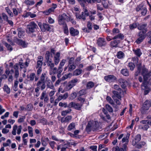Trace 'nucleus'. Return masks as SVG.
<instances>
[{"instance_id": "obj_38", "label": "nucleus", "mask_w": 151, "mask_h": 151, "mask_svg": "<svg viewBox=\"0 0 151 151\" xmlns=\"http://www.w3.org/2000/svg\"><path fill=\"white\" fill-rule=\"evenodd\" d=\"M71 111L72 110L71 109H69L67 110L63 111L61 112V114L63 116H65L68 114L70 113Z\"/></svg>"}, {"instance_id": "obj_37", "label": "nucleus", "mask_w": 151, "mask_h": 151, "mask_svg": "<svg viewBox=\"0 0 151 151\" xmlns=\"http://www.w3.org/2000/svg\"><path fill=\"white\" fill-rule=\"evenodd\" d=\"M24 3L28 5L31 6L35 4V1L33 0H25Z\"/></svg>"}, {"instance_id": "obj_14", "label": "nucleus", "mask_w": 151, "mask_h": 151, "mask_svg": "<svg viewBox=\"0 0 151 151\" xmlns=\"http://www.w3.org/2000/svg\"><path fill=\"white\" fill-rule=\"evenodd\" d=\"M42 28H41L42 31L45 32L46 30L50 32L52 30V29L51 27V26L47 24L44 23L42 25Z\"/></svg>"}, {"instance_id": "obj_42", "label": "nucleus", "mask_w": 151, "mask_h": 151, "mask_svg": "<svg viewBox=\"0 0 151 151\" xmlns=\"http://www.w3.org/2000/svg\"><path fill=\"white\" fill-rule=\"evenodd\" d=\"M13 15L14 14L15 16H17L18 15V13H20L21 10L19 9H17L16 8H13L12 9Z\"/></svg>"}, {"instance_id": "obj_21", "label": "nucleus", "mask_w": 151, "mask_h": 151, "mask_svg": "<svg viewBox=\"0 0 151 151\" xmlns=\"http://www.w3.org/2000/svg\"><path fill=\"white\" fill-rule=\"evenodd\" d=\"M36 15L33 13H32L30 12H25L22 15V16L23 17H30L31 18H35L36 17Z\"/></svg>"}, {"instance_id": "obj_15", "label": "nucleus", "mask_w": 151, "mask_h": 151, "mask_svg": "<svg viewBox=\"0 0 151 151\" xmlns=\"http://www.w3.org/2000/svg\"><path fill=\"white\" fill-rule=\"evenodd\" d=\"M118 82L122 88H124L128 85V83L126 80L122 78L119 79L118 80Z\"/></svg>"}, {"instance_id": "obj_28", "label": "nucleus", "mask_w": 151, "mask_h": 151, "mask_svg": "<svg viewBox=\"0 0 151 151\" xmlns=\"http://www.w3.org/2000/svg\"><path fill=\"white\" fill-rule=\"evenodd\" d=\"M82 104H80L78 103L74 102L73 108L77 110H81Z\"/></svg>"}, {"instance_id": "obj_10", "label": "nucleus", "mask_w": 151, "mask_h": 151, "mask_svg": "<svg viewBox=\"0 0 151 151\" xmlns=\"http://www.w3.org/2000/svg\"><path fill=\"white\" fill-rule=\"evenodd\" d=\"M97 44L99 46L102 47L105 46L106 43L104 38L99 37L97 40Z\"/></svg>"}, {"instance_id": "obj_59", "label": "nucleus", "mask_w": 151, "mask_h": 151, "mask_svg": "<svg viewBox=\"0 0 151 151\" xmlns=\"http://www.w3.org/2000/svg\"><path fill=\"white\" fill-rule=\"evenodd\" d=\"M130 136L129 134H127L126 137H124L122 139V141L124 142H128Z\"/></svg>"}, {"instance_id": "obj_17", "label": "nucleus", "mask_w": 151, "mask_h": 151, "mask_svg": "<svg viewBox=\"0 0 151 151\" xmlns=\"http://www.w3.org/2000/svg\"><path fill=\"white\" fill-rule=\"evenodd\" d=\"M36 86L39 87L41 90L45 89L46 87L45 82L38 81L37 83Z\"/></svg>"}, {"instance_id": "obj_53", "label": "nucleus", "mask_w": 151, "mask_h": 151, "mask_svg": "<svg viewBox=\"0 0 151 151\" xmlns=\"http://www.w3.org/2000/svg\"><path fill=\"white\" fill-rule=\"evenodd\" d=\"M134 64V62L133 63L130 62L129 63L128 66L131 70H133L134 68L135 67Z\"/></svg>"}, {"instance_id": "obj_29", "label": "nucleus", "mask_w": 151, "mask_h": 151, "mask_svg": "<svg viewBox=\"0 0 151 151\" xmlns=\"http://www.w3.org/2000/svg\"><path fill=\"white\" fill-rule=\"evenodd\" d=\"M68 17H69L66 14L63 13L61 15H60L58 18L64 20L67 22Z\"/></svg>"}, {"instance_id": "obj_8", "label": "nucleus", "mask_w": 151, "mask_h": 151, "mask_svg": "<svg viewBox=\"0 0 151 151\" xmlns=\"http://www.w3.org/2000/svg\"><path fill=\"white\" fill-rule=\"evenodd\" d=\"M13 130L12 132V134L16 135V130H17V134H20L21 132L22 127L21 125L18 126L16 125H14L13 127Z\"/></svg>"}, {"instance_id": "obj_3", "label": "nucleus", "mask_w": 151, "mask_h": 151, "mask_svg": "<svg viewBox=\"0 0 151 151\" xmlns=\"http://www.w3.org/2000/svg\"><path fill=\"white\" fill-rule=\"evenodd\" d=\"M55 63L52 62V59H50V61L47 62V65L49 68V74L52 75L56 73L57 68L54 67Z\"/></svg>"}, {"instance_id": "obj_39", "label": "nucleus", "mask_w": 151, "mask_h": 151, "mask_svg": "<svg viewBox=\"0 0 151 151\" xmlns=\"http://www.w3.org/2000/svg\"><path fill=\"white\" fill-rule=\"evenodd\" d=\"M119 42V40H114L111 42V45L113 47H116Z\"/></svg>"}, {"instance_id": "obj_54", "label": "nucleus", "mask_w": 151, "mask_h": 151, "mask_svg": "<svg viewBox=\"0 0 151 151\" xmlns=\"http://www.w3.org/2000/svg\"><path fill=\"white\" fill-rule=\"evenodd\" d=\"M106 109L110 112H112L113 111V109L112 107L109 104H106L105 106Z\"/></svg>"}, {"instance_id": "obj_63", "label": "nucleus", "mask_w": 151, "mask_h": 151, "mask_svg": "<svg viewBox=\"0 0 151 151\" xmlns=\"http://www.w3.org/2000/svg\"><path fill=\"white\" fill-rule=\"evenodd\" d=\"M141 123L145 124L147 123L148 124L151 125V119L149 120H144L141 121Z\"/></svg>"}, {"instance_id": "obj_26", "label": "nucleus", "mask_w": 151, "mask_h": 151, "mask_svg": "<svg viewBox=\"0 0 151 151\" xmlns=\"http://www.w3.org/2000/svg\"><path fill=\"white\" fill-rule=\"evenodd\" d=\"M133 50L134 54L138 57H140L142 54L140 49L139 48H137L136 49H134Z\"/></svg>"}, {"instance_id": "obj_40", "label": "nucleus", "mask_w": 151, "mask_h": 151, "mask_svg": "<svg viewBox=\"0 0 151 151\" xmlns=\"http://www.w3.org/2000/svg\"><path fill=\"white\" fill-rule=\"evenodd\" d=\"M106 99L108 102L111 104L112 105H114V102L110 96H107L106 98Z\"/></svg>"}, {"instance_id": "obj_51", "label": "nucleus", "mask_w": 151, "mask_h": 151, "mask_svg": "<svg viewBox=\"0 0 151 151\" xmlns=\"http://www.w3.org/2000/svg\"><path fill=\"white\" fill-rule=\"evenodd\" d=\"M147 8L146 7H144L142 10L141 14L142 15L145 16L147 14Z\"/></svg>"}, {"instance_id": "obj_46", "label": "nucleus", "mask_w": 151, "mask_h": 151, "mask_svg": "<svg viewBox=\"0 0 151 151\" xmlns=\"http://www.w3.org/2000/svg\"><path fill=\"white\" fill-rule=\"evenodd\" d=\"M96 66L94 64H92L91 65L88 66L86 68L87 70L90 71L96 68Z\"/></svg>"}, {"instance_id": "obj_47", "label": "nucleus", "mask_w": 151, "mask_h": 151, "mask_svg": "<svg viewBox=\"0 0 151 151\" xmlns=\"http://www.w3.org/2000/svg\"><path fill=\"white\" fill-rule=\"evenodd\" d=\"M5 10L6 12L8 13L10 17H13V14L8 7H6Z\"/></svg>"}, {"instance_id": "obj_60", "label": "nucleus", "mask_w": 151, "mask_h": 151, "mask_svg": "<svg viewBox=\"0 0 151 151\" xmlns=\"http://www.w3.org/2000/svg\"><path fill=\"white\" fill-rule=\"evenodd\" d=\"M141 136L139 134H137L134 138V140L136 142H139L141 139Z\"/></svg>"}, {"instance_id": "obj_6", "label": "nucleus", "mask_w": 151, "mask_h": 151, "mask_svg": "<svg viewBox=\"0 0 151 151\" xmlns=\"http://www.w3.org/2000/svg\"><path fill=\"white\" fill-rule=\"evenodd\" d=\"M112 93L113 95L112 96V97L113 99H120V98H122V97L124 95V92L123 91H112Z\"/></svg>"}, {"instance_id": "obj_16", "label": "nucleus", "mask_w": 151, "mask_h": 151, "mask_svg": "<svg viewBox=\"0 0 151 151\" xmlns=\"http://www.w3.org/2000/svg\"><path fill=\"white\" fill-rule=\"evenodd\" d=\"M47 88H50L52 90H54V87L53 82L49 79L46 82Z\"/></svg>"}, {"instance_id": "obj_58", "label": "nucleus", "mask_w": 151, "mask_h": 151, "mask_svg": "<svg viewBox=\"0 0 151 151\" xmlns=\"http://www.w3.org/2000/svg\"><path fill=\"white\" fill-rule=\"evenodd\" d=\"M85 1H87L88 3H91L92 2L95 3L96 2L99 3L101 2V0H86Z\"/></svg>"}, {"instance_id": "obj_64", "label": "nucleus", "mask_w": 151, "mask_h": 151, "mask_svg": "<svg viewBox=\"0 0 151 151\" xmlns=\"http://www.w3.org/2000/svg\"><path fill=\"white\" fill-rule=\"evenodd\" d=\"M140 128L142 129L143 130H146L149 128L148 125H145L144 126L140 125Z\"/></svg>"}, {"instance_id": "obj_5", "label": "nucleus", "mask_w": 151, "mask_h": 151, "mask_svg": "<svg viewBox=\"0 0 151 151\" xmlns=\"http://www.w3.org/2000/svg\"><path fill=\"white\" fill-rule=\"evenodd\" d=\"M147 73V70L146 69L144 68L142 69V74L143 76L144 81L141 86L142 88L143 87L145 88H147V77L146 75Z\"/></svg>"}, {"instance_id": "obj_44", "label": "nucleus", "mask_w": 151, "mask_h": 151, "mask_svg": "<svg viewBox=\"0 0 151 151\" xmlns=\"http://www.w3.org/2000/svg\"><path fill=\"white\" fill-rule=\"evenodd\" d=\"M78 80L77 78H75L73 80H72L69 82L74 87L75 86L77 83L78 82Z\"/></svg>"}, {"instance_id": "obj_32", "label": "nucleus", "mask_w": 151, "mask_h": 151, "mask_svg": "<svg viewBox=\"0 0 151 151\" xmlns=\"http://www.w3.org/2000/svg\"><path fill=\"white\" fill-rule=\"evenodd\" d=\"M75 129V124L74 122H72L70 123L67 128V129L68 131H71V130Z\"/></svg>"}, {"instance_id": "obj_50", "label": "nucleus", "mask_w": 151, "mask_h": 151, "mask_svg": "<svg viewBox=\"0 0 151 151\" xmlns=\"http://www.w3.org/2000/svg\"><path fill=\"white\" fill-rule=\"evenodd\" d=\"M66 60L65 59H63L60 61L58 67L60 68H62V67L65 64Z\"/></svg>"}, {"instance_id": "obj_36", "label": "nucleus", "mask_w": 151, "mask_h": 151, "mask_svg": "<svg viewBox=\"0 0 151 151\" xmlns=\"http://www.w3.org/2000/svg\"><path fill=\"white\" fill-rule=\"evenodd\" d=\"M121 73L122 75L125 76H128L129 75V71L127 69H124L122 70Z\"/></svg>"}, {"instance_id": "obj_27", "label": "nucleus", "mask_w": 151, "mask_h": 151, "mask_svg": "<svg viewBox=\"0 0 151 151\" xmlns=\"http://www.w3.org/2000/svg\"><path fill=\"white\" fill-rule=\"evenodd\" d=\"M17 43L23 47H25L27 46V45L25 42L22 40H19L17 41Z\"/></svg>"}, {"instance_id": "obj_7", "label": "nucleus", "mask_w": 151, "mask_h": 151, "mask_svg": "<svg viewBox=\"0 0 151 151\" xmlns=\"http://www.w3.org/2000/svg\"><path fill=\"white\" fill-rule=\"evenodd\" d=\"M147 32L146 30H143V31H140L138 34V36L139 37L136 40V42L137 44H140L145 38L146 36L145 34Z\"/></svg>"}, {"instance_id": "obj_48", "label": "nucleus", "mask_w": 151, "mask_h": 151, "mask_svg": "<svg viewBox=\"0 0 151 151\" xmlns=\"http://www.w3.org/2000/svg\"><path fill=\"white\" fill-rule=\"evenodd\" d=\"M73 87L71 84L69 82L66 86L65 89L66 91H69Z\"/></svg>"}, {"instance_id": "obj_34", "label": "nucleus", "mask_w": 151, "mask_h": 151, "mask_svg": "<svg viewBox=\"0 0 151 151\" xmlns=\"http://www.w3.org/2000/svg\"><path fill=\"white\" fill-rule=\"evenodd\" d=\"M116 56L118 58L121 59L124 57L125 55L123 52L120 51L117 52Z\"/></svg>"}, {"instance_id": "obj_4", "label": "nucleus", "mask_w": 151, "mask_h": 151, "mask_svg": "<svg viewBox=\"0 0 151 151\" xmlns=\"http://www.w3.org/2000/svg\"><path fill=\"white\" fill-rule=\"evenodd\" d=\"M151 106V101L146 100L144 103L143 106L141 108L140 111L142 114H145Z\"/></svg>"}, {"instance_id": "obj_55", "label": "nucleus", "mask_w": 151, "mask_h": 151, "mask_svg": "<svg viewBox=\"0 0 151 151\" xmlns=\"http://www.w3.org/2000/svg\"><path fill=\"white\" fill-rule=\"evenodd\" d=\"M82 71L81 69H76L74 72V74L76 76L79 75L81 74Z\"/></svg>"}, {"instance_id": "obj_19", "label": "nucleus", "mask_w": 151, "mask_h": 151, "mask_svg": "<svg viewBox=\"0 0 151 151\" xmlns=\"http://www.w3.org/2000/svg\"><path fill=\"white\" fill-rule=\"evenodd\" d=\"M49 78L46 73H43L40 77V80L38 81L46 82Z\"/></svg>"}, {"instance_id": "obj_61", "label": "nucleus", "mask_w": 151, "mask_h": 151, "mask_svg": "<svg viewBox=\"0 0 151 151\" xmlns=\"http://www.w3.org/2000/svg\"><path fill=\"white\" fill-rule=\"evenodd\" d=\"M23 60L22 58H21L19 60V64L21 68H22L24 67V63L23 62Z\"/></svg>"}, {"instance_id": "obj_31", "label": "nucleus", "mask_w": 151, "mask_h": 151, "mask_svg": "<svg viewBox=\"0 0 151 151\" xmlns=\"http://www.w3.org/2000/svg\"><path fill=\"white\" fill-rule=\"evenodd\" d=\"M147 25V24H140L138 27V29L139 30H142V31L146 30L147 31V29L146 27Z\"/></svg>"}, {"instance_id": "obj_1", "label": "nucleus", "mask_w": 151, "mask_h": 151, "mask_svg": "<svg viewBox=\"0 0 151 151\" xmlns=\"http://www.w3.org/2000/svg\"><path fill=\"white\" fill-rule=\"evenodd\" d=\"M38 28V25L35 22L31 21L27 25L26 31L28 34L31 35L36 32Z\"/></svg>"}, {"instance_id": "obj_18", "label": "nucleus", "mask_w": 151, "mask_h": 151, "mask_svg": "<svg viewBox=\"0 0 151 151\" xmlns=\"http://www.w3.org/2000/svg\"><path fill=\"white\" fill-rule=\"evenodd\" d=\"M70 33L72 36H75L79 34L78 31L76 29H75L74 28L71 27L70 28Z\"/></svg>"}, {"instance_id": "obj_23", "label": "nucleus", "mask_w": 151, "mask_h": 151, "mask_svg": "<svg viewBox=\"0 0 151 151\" xmlns=\"http://www.w3.org/2000/svg\"><path fill=\"white\" fill-rule=\"evenodd\" d=\"M132 145L135 147L140 148L145 144V142H132Z\"/></svg>"}, {"instance_id": "obj_13", "label": "nucleus", "mask_w": 151, "mask_h": 151, "mask_svg": "<svg viewBox=\"0 0 151 151\" xmlns=\"http://www.w3.org/2000/svg\"><path fill=\"white\" fill-rule=\"evenodd\" d=\"M132 60L137 66V69H141L142 66L141 62L140 61H139L138 58L137 57L133 58Z\"/></svg>"}, {"instance_id": "obj_52", "label": "nucleus", "mask_w": 151, "mask_h": 151, "mask_svg": "<svg viewBox=\"0 0 151 151\" xmlns=\"http://www.w3.org/2000/svg\"><path fill=\"white\" fill-rule=\"evenodd\" d=\"M86 90L85 89H82L78 92V94H79L80 96L86 94Z\"/></svg>"}, {"instance_id": "obj_57", "label": "nucleus", "mask_w": 151, "mask_h": 151, "mask_svg": "<svg viewBox=\"0 0 151 151\" xmlns=\"http://www.w3.org/2000/svg\"><path fill=\"white\" fill-rule=\"evenodd\" d=\"M142 4H140L136 8V10L137 12H139V11H142V9L144 8Z\"/></svg>"}, {"instance_id": "obj_12", "label": "nucleus", "mask_w": 151, "mask_h": 151, "mask_svg": "<svg viewBox=\"0 0 151 151\" xmlns=\"http://www.w3.org/2000/svg\"><path fill=\"white\" fill-rule=\"evenodd\" d=\"M60 53L59 52H57L54 56L53 61L55 65H58L60 62Z\"/></svg>"}, {"instance_id": "obj_33", "label": "nucleus", "mask_w": 151, "mask_h": 151, "mask_svg": "<svg viewBox=\"0 0 151 151\" xmlns=\"http://www.w3.org/2000/svg\"><path fill=\"white\" fill-rule=\"evenodd\" d=\"M76 65L75 64H68V70L71 72L75 69L76 68Z\"/></svg>"}, {"instance_id": "obj_62", "label": "nucleus", "mask_w": 151, "mask_h": 151, "mask_svg": "<svg viewBox=\"0 0 151 151\" xmlns=\"http://www.w3.org/2000/svg\"><path fill=\"white\" fill-rule=\"evenodd\" d=\"M92 24L90 21H88L87 22V26L88 28L90 30H91L92 28Z\"/></svg>"}, {"instance_id": "obj_30", "label": "nucleus", "mask_w": 151, "mask_h": 151, "mask_svg": "<svg viewBox=\"0 0 151 151\" xmlns=\"http://www.w3.org/2000/svg\"><path fill=\"white\" fill-rule=\"evenodd\" d=\"M94 86V83L91 81H89L87 82L86 87L88 89L93 88Z\"/></svg>"}, {"instance_id": "obj_56", "label": "nucleus", "mask_w": 151, "mask_h": 151, "mask_svg": "<svg viewBox=\"0 0 151 151\" xmlns=\"http://www.w3.org/2000/svg\"><path fill=\"white\" fill-rule=\"evenodd\" d=\"M75 61L74 57H72L70 58L68 61V64H75V63H74Z\"/></svg>"}, {"instance_id": "obj_41", "label": "nucleus", "mask_w": 151, "mask_h": 151, "mask_svg": "<svg viewBox=\"0 0 151 151\" xmlns=\"http://www.w3.org/2000/svg\"><path fill=\"white\" fill-rule=\"evenodd\" d=\"M27 128L29 136L31 137H32L33 135V128L32 127L29 126H28Z\"/></svg>"}, {"instance_id": "obj_43", "label": "nucleus", "mask_w": 151, "mask_h": 151, "mask_svg": "<svg viewBox=\"0 0 151 151\" xmlns=\"http://www.w3.org/2000/svg\"><path fill=\"white\" fill-rule=\"evenodd\" d=\"M64 20L58 18V24L60 25H62L63 26L67 25Z\"/></svg>"}, {"instance_id": "obj_35", "label": "nucleus", "mask_w": 151, "mask_h": 151, "mask_svg": "<svg viewBox=\"0 0 151 151\" xmlns=\"http://www.w3.org/2000/svg\"><path fill=\"white\" fill-rule=\"evenodd\" d=\"M124 38V35L122 34H119L118 35L115 36L113 39L114 40L116 39H119L121 40H123Z\"/></svg>"}, {"instance_id": "obj_24", "label": "nucleus", "mask_w": 151, "mask_h": 151, "mask_svg": "<svg viewBox=\"0 0 151 151\" xmlns=\"http://www.w3.org/2000/svg\"><path fill=\"white\" fill-rule=\"evenodd\" d=\"M123 142L120 143V151H125L127 150V143L126 142L125 144H123Z\"/></svg>"}, {"instance_id": "obj_2", "label": "nucleus", "mask_w": 151, "mask_h": 151, "mask_svg": "<svg viewBox=\"0 0 151 151\" xmlns=\"http://www.w3.org/2000/svg\"><path fill=\"white\" fill-rule=\"evenodd\" d=\"M99 127L98 122L97 121H91L88 122L87 125L86 130L87 132H89L91 130L93 131L96 130Z\"/></svg>"}, {"instance_id": "obj_25", "label": "nucleus", "mask_w": 151, "mask_h": 151, "mask_svg": "<svg viewBox=\"0 0 151 151\" xmlns=\"http://www.w3.org/2000/svg\"><path fill=\"white\" fill-rule=\"evenodd\" d=\"M17 31L18 32V35L19 38H21L24 33V31L23 29L21 28H19L17 29Z\"/></svg>"}, {"instance_id": "obj_11", "label": "nucleus", "mask_w": 151, "mask_h": 151, "mask_svg": "<svg viewBox=\"0 0 151 151\" xmlns=\"http://www.w3.org/2000/svg\"><path fill=\"white\" fill-rule=\"evenodd\" d=\"M42 62L37 60V65L35 66L36 68H38L37 72V75H39L42 71Z\"/></svg>"}, {"instance_id": "obj_9", "label": "nucleus", "mask_w": 151, "mask_h": 151, "mask_svg": "<svg viewBox=\"0 0 151 151\" xmlns=\"http://www.w3.org/2000/svg\"><path fill=\"white\" fill-rule=\"evenodd\" d=\"M104 78L107 82L109 83L114 82L117 79L115 76L111 75L105 76Z\"/></svg>"}, {"instance_id": "obj_22", "label": "nucleus", "mask_w": 151, "mask_h": 151, "mask_svg": "<svg viewBox=\"0 0 151 151\" xmlns=\"http://www.w3.org/2000/svg\"><path fill=\"white\" fill-rule=\"evenodd\" d=\"M72 119V116H68L65 118L62 117L61 118V122L62 123L67 122L68 123Z\"/></svg>"}, {"instance_id": "obj_49", "label": "nucleus", "mask_w": 151, "mask_h": 151, "mask_svg": "<svg viewBox=\"0 0 151 151\" xmlns=\"http://www.w3.org/2000/svg\"><path fill=\"white\" fill-rule=\"evenodd\" d=\"M50 53L49 51H47L45 54V58L47 62L50 61Z\"/></svg>"}, {"instance_id": "obj_20", "label": "nucleus", "mask_w": 151, "mask_h": 151, "mask_svg": "<svg viewBox=\"0 0 151 151\" xmlns=\"http://www.w3.org/2000/svg\"><path fill=\"white\" fill-rule=\"evenodd\" d=\"M14 69V77L17 79L19 76V72L18 70L19 67L17 64L15 65L13 67Z\"/></svg>"}, {"instance_id": "obj_45", "label": "nucleus", "mask_w": 151, "mask_h": 151, "mask_svg": "<svg viewBox=\"0 0 151 151\" xmlns=\"http://www.w3.org/2000/svg\"><path fill=\"white\" fill-rule=\"evenodd\" d=\"M3 89L4 91L6 92L7 94H9L10 92V89L7 85H5Z\"/></svg>"}]
</instances>
